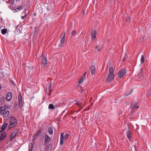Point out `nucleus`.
Wrapping results in <instances>:
<instances>
[{
  "label": "nucleus",
  "mask_w": 151,
  "mask_h": 151,
  "mask_svg": "<svg viewBox=\"0 0 151 151\" xmlns=\"http://www.w3.org/2000/svg\"><path fill=\"white\" fill-rule=\"evenodd\" d=\"M114 74H109L107 78V81L108 82H110L114 79Z\"/></svg>",
  "instance_id": "8"
},
{
  "label": "nucleus",
  "mask_w": 151,
  "mask_h": 151,
  "mask_svg": "<svg viewBox=\"0 0 151 151\" xmlns=\"http://www.w3.org/2000/svg\"><path fill=\"white\" fill-rule=\"evenodd\" d=\"M48 108L51 109H55L54 106L52 104H49Z\"/></svg>",
  "instance_id": "25"
},
{
  "label": "nucleus",
  "mask_w": 151,
  "mask_h": 151,
  "mask_svg": "<svg viewBox=\"0 0 151 151\" xmlns=\"http://www.w3.org/2000/svg\"><path fill=\"white\" fill-rule=\"evenodd\" d=\"M83 78L82 77L78 81V83H83Z\"/></svg>",
  "instance_id": "31"
},
{
  "label": "nucleus",
  "mask_w": 151,
  "mask_h": 151,
  "mask_svg": "<svg viewBox=\"0 0 151 151\" xmlns=\"http://www.w3.org/2000/svg\"><path fill=\"white\" fill-rule=\"evenodd\" d=\"M125 60V57H124V58L123 59V61H124Z\"/></svg>",
  "instance_id": "43"
},
{
  "label": "nucleus",
  "mask_w": 151,
  "mask_h": 151,
  "mask_svg": "<svg viewBox=\"0 0 151 151\" xmlns=\"http://www.w3.org/2000/svg\"><path fill=\"white\" fill-rule=\"evenodd\" d=\"M22 7V5H20L18 6L16 9H15V10H16L17 9L18 10H20Z\"/></svg>",
  "instance_id": "32"
},
{
  "label": "nucleus",
  "mask_w": 151,
  "mask_h": 151,
  "mask_svg": "<svg viewBox=\"0 0 151 151\" xmlns=\"http://www.w3.org/2000/svg\"><path fill=\"white\" fill-rule=\"evenodd\" d=\"M145 61V58L144 56L143 55H141V64L143 63Z\"/></svg>",
  "instance_id": "26"
},
{
  "label": "nucleus",
  "mask_w": 151,
  "mask_h": 151,
  "mask_svg": "<svg viewBox=\"0 0 151 151\" xmlns=\"http://www.w3.org/2000/svg\"><path fill=\"white\" fill-rule=\"evenodd\" d=\"M143 70L142 69H141L140 71L139 72L138 75L137 76H138L139 78H141L143 76Z\"/></svg>",
  "instance_id": "19"
},
{
  "label": "nucleus",
  "mask_w": 151,
  "mask_h": 151,
  "mask_svg": "<svg viewBox=\"0 0 151 151\" xmlns=\"http://www.w3.org/2000/svg\"><path fill=\"white\" fill-rule=\"evenodd\" d=\"M63 44H64V43H61L59 45V47H63Z\"/></svg>",
  "instance_id": "36"
},
{
  "label": "nucleus",
  "mask_w": 151,
  "mask_h": 151,
  "mask_svg": "<svg viewBox=\"0 0 151 151\" xmlns=\"http://www.w3.org/2000/svg\"><path fill=\"white\" fill-rule=\"evenodd\" d=\"M42 63L44 65H46L47 64V60L45 56L43 54L41 55V57Z\"/></svg>",
  "instance_id": "9"
},
{
  "label": "nucleus",
  "mask_w": 151,
  "mask_h": 151,
  "mask_svg": "<svg viewBox=\"0 0 151 151\" xmlns=\"http://www.w3.org/2000/svg\"><path fill=\"white\" fill-rule=\"evenodd\" d=\"M131 93L130 92H129L128 93H126L125 94V96H129V95H130L131 94Z\"/></svg>",
  "instance_id": "35"
},
{
  "label": "nucleus",
  "mask_w": 151,
  "mask_h": 151,
  "mask_svg": "<svg viewBox=\"0 0 151 151\" xmlns=\"http://www.w3.org/2000/svg\"><path fill=\"white\" fill-rule=\"evenodd\" d=\"M34 16H36V14H35V13H34Z\"/></svg>",
  "instance_id": "48"
},
{
  "label": "nucleus",
  "mask_w": 151,
  "mask_h": 151,
  "mask_svg": "<svg viewBox=\"0 0 151 151\" xmlns=\"http://www.w3.org/2000/svg\"><path fill=\"white\" fill-rule=\"evenodd\" d=\"M9 111H7L4 115V117L5 118H6L9 116Z\"/></svg>",
  "instance_id": "28"
},
{
  "label": "nucleus",
  "mask_w": 151,
  "mask_h": 151,
  "mask_svg": "<svg viewBox=\"0 0 151 151\" xmlns=\"http://www.w3.org/2000/svg\"><path fill=\"white\" fill-rule=\"evenodd\" d=\"M7 124L6 123L4 124V125L2 126V127L1 128V129L2 131H4L5 130L6 128L7 127Z\"/></svg>",
  "instance_id": "23"
},
{
  "label": "nucleus",
  "mask_w": 151,
  "mask_h": 151,
  "mask_svg": "<svg viewBox=\"0 0 151 151\" xmlns=\"http://www.w3.org/2000/svg\"><path fill=\"white\" fill-rule=\"evenodd\" d=\"M13 4H14V2H12V3H11V4L12 5H13Z\"/></svg>",
  "instance_id": "47"
},
{
  "label": "nucleus",
  "mask_w": 151,
  "mask_h": 151,
  "mask_svg": "<svg viewBox=\"0 0 151 151\" xmlns=\"http://www.w3.org/2000/svg\"><path fill=\"white\" fill-rule=\"evenodd\" d=\"M1 85H0V90L1 89Z\"/></svg>",
  "instance_id": "50"
},
{
  "label": "nucleus",
  "mask_w": 151,
  "mask_h": 151,
  "mask_svg": "<svg viewBox=\"0 0 151 151\" xmlns=\"http://www.w3.org/2000/svg\"><path fill=\"white\" fill-rule=\"evenodd\" d=\"M6 109L5 107L1 106L0 107V114H3L5 111Z\"/></svg>",
  "instance_id": "15"
},
{
  "label": "nucleus",
  "mask_w": 151,
  "mask_h": 151,
  "mask_svg": "<svg viewBox=\"0 0 151 151\" xmlns=\"http://www.w3.org/2000/svg\"><path fill=\"white\" fill-rule=\"evenodd\" d=\"M69 135L68 134H65L64 136V139L65 140H67L68 138Z\"/></svg>",
  "instance_id": "30"
},
{
  "label": "nucleus",
  "mask_w": 151,
  "mask_h": 151,
  "mask_svg": "<svg viewBox=\"0 0 151 151\" xmlns=\"http://www.w3.org/2000/svg\"><path fill=\"white\" fill-rule=\"evenodd\" d=\"M33 145L32 143H31L29 144V151H31L33 148Z\"/></svg>",
  "instance_id": "21"
},
{
  "label": "nucleus",
  "mask_w": 151,
  "mask_h": 151,
  "mask_svg": "<svg viewBox=\"0 0 151 151\" xmlns=\"http://www.w3.org/2000/svg\"><path fill=\"white\" fill-rule=\"evenodd\" d=\"M27 16V14H25V15L24 16H21V18H22V19H23L25 17H26Z\"/></svg>",
  "instance_id": "37"
},
{
  "label": "nucleus",
  "mask_w": 151,
  "mask_h": 151,
  "mask_svg": "<svg viewBox=\"0 0 151 151\" xmlns=\"http://www.w3.org/2000/svg\"><path fill=\"white\" fill-rule=\"evenodd\" d=\"M32 66L31 65H30L29 66H27L26 65H25V71H28L29 72L30 71V69H31Z\"/></svg>",
  "instance_id": "24"
},
{
  "label": "nucleus",
  "mask_w": 151,
  "mask_h": 151,
  "mask_svg": "<svg viewBox=\"0 0 151 151\" xmlns=\"http://www.w3.org/2000/svg\"><path fill=\"white\" fill-rule=\"evenodd\" d=\"M42 129H40L35 134H34L33 136V141L34 142L35 140H37L39 137V136L41 134Z\"/></svg>",
  "instance_id": "3"
},
{
  "label": "nucleus",
  "mask_w": 151,
  "mask_h": 151,
  "mask_svg": "<svg viewBox=\"0 0 151 151\" xmlns=\"http://www.w3.org/2000/svg\"><path fill=\"white\" fill-rule=\"evenodd\" d=\"M45 140L44 145H47L49 143V142H50L51 139L47 134L45 135Z\"/></svg>",
  "instance_id": "5"
},
{
  "label": "nucleus",
  "mask_w": 151,
  "mask_h": 151,
  "mask_svg": "<svg viewBox=\"0 0 151 151\" xmlns=\"http://www.w3.org/2000/svg\"><path fill=\"white\" fill-rule=\"evenodd\" d=\"M7 30L6 29L4 28L1 30V32L2 35H4L6 33Z\"/></svg>",
  "instance_id": "27"
},
{
  "label": "nucleus",
  "mask_w": 151,
  "mask_h": 151,
  "mask_svg": "<svg viewBox=\"0 0 151 151\" xmlns=\"http://www.w3.org/2000/svg\"><path fill=\"white\" fill-rule=\"evenodd\" d=\"M98 48V46L97 45H96L95 46V49H97Z\"/></svg>",
  "instance_id": "40"
},
{
  "label": "nucleus",
  "mask_w": 151,
  "mask_h": 151,
  "mask_svg": "<svg viewBox=\"0 0 151 151\" xmlns=\"http://www.w3.org/2000/svg\"><path fill=\"white\" fill-rule=\"evenodd\" d=\"M65 31L63 32V33L60 37V42L62 43H64L65 40Z\"/></svg>",
  "instance_id": "6"
},
{
  "label": "nucleus",
  "mask_w": 151,
  "mask_h": 151,
  "mask_svg": "<svg viewBox=\"0 0 151 151\" xmlns=\"http://www.w3.org/2000/svg\"><path fill=\"white\" fill-rule=\"evenodd\" d=\"M91 37L93 39L95 40L96 37V32L95 31H92L91 33Z\"/></svg>",
  "instance_id": "18"
},
{
  "label": "nucleus",
  "mask_w": 151,
  "mask_h": 151,
  "mask_svg": "<svg viewBox=\"0 0 151 151\" xmlns=\"http://www.w3.org/2000/svg\"><path fill=\"white\" fill-rule=\"evenodd\" d=\"M126 73V69L123 68L119 71L118 73V76L119 78H121Z\"/></svg>",
  "instance_id": "1"
},
{
  "label": "nucleus",
  "mask_w": 151,
  "mask_h": 151,
  "mask_svg": "<svg viewBox=\"0 0 151 151\" xmlns=\"http://www.w3.org/2000/svg\"><path fill=\"white\" fill-rule=\"evenodd\" d=\"M86 72H85V73H84V75H83V76H86Z\"/></svg>",
  "instance_id": "44"
},
{
  "label": "nucleus",
  "mask_w": 151,
  "mask_h": 151,
  "mask_svg": "<svg viewBox=\"0 0 151 151\" xmlns=\"http://www.w3.org/2000/svg\"><path fill=\"white\" fill-rule=\"evenodd\" d=\"M2 131H0V135L1 134V133L2 132Z\"/></svg>",
  "instance_id": "49"
},
{
  "label": "nucleus",
  "mask_w": 151,
  "mask_h": 151,
  "mask_svg": "<svg viewBox=\"0 0 151 151\" xmlns=\"http://www.w3.org/2000/svg\"><path fill=\"white\" fill-rule=\"evenodd\" d=\"M12 96L11 92H9L7 94L6 96V100L7 101H9L12 99Z\"/></svg>",
  "instance_id": "14"
},
{
  "label": "nucleus",
  "mask_w": 151,
  "mask_h": 151,
  "mask_svg": "<svg viewBox=\"0 0 151 151\" xmlns=\"http://www.w3.org/2000/svg\"><path fill=\"white\" fill-rule=\"evenodd\" d=\"M75 102H76V104L78 106H80L81 105V103H80L77 100L75 101Z\"/></svg>",
  "instance_id": "29"
},
{
  "label": "nucleus",
  "mask_w": 151,
  "mask_h": 151,
  "mask_svg": "<svg viewBox=\"0 0 151 151\" xmlns=\"http://www.w3.org/2000/svg\"><path fill=\"white\" fill-rule=\"evenodd\" d=\"M129 131L127 132V135L128 139L129 141H131L132 139V134L130 130V128L129 127Z\"/></svg>",
  "instance_id": "10"
},
{
  "label": "nucleus",
  "mask_w": 151,
  "mask_h": 151,
  "mask_svg": "<svg viewBox=\"0 0 151 151\" xmlns=\"http://www.w3.org/2000/svg\"><path fill=\"white\" fill-rule=\"evenodd\" d=\"M96 70V68L95 66L92 65L91 68V71L92 75H93L95 73Z\"/></svg>",
  "instance_id": "17"
},
{
  "label": "nucleus",
  "mask_w": 151,
  "mask_h": 151,
  "mask_svg": "<svg viewBox=\"0 0 151 151\" xmlns=\"http://www.w3.org/2000/svg\"><path fill=\"white\" fill-rule=\"evenodd\" d=\"M97 50L99 51H101V49L100 48H98Z\"/></svg>",
  "instance_id": "41"
},
{
  "label": "nucleus",
  "mask_w": 151,
  "mask_h": 151,
  "mask_svg": "<svg viewBox=\"0 0 151 151\" xmlns=\"http://www.w3.org/2000/svg\"><path fill=\"white\" fill-rule=\"evenodd\" d=\"M64 139V133H62L60 134V144L61 145H62L63 144V141Z\"/></svg>",
  "instance_id": "11"
},
{
  "label": "nucleus",
  "mask_w": 151,
  "mask_h": 151,
  "mask_svg": "<svg viewBox=\"0 0 151 151\" xmlns=\"http://www.w3.org/2000/svg\"><path fill=\"white\" fill-rule=\"evenodd\" d=\"M18 101L19 107L21 108L22 104V96L20 95H19L18 96Z\"/></svg>",
  "instance_id": "12"
},
{
  "label": "nucleus",
  "mask_w": 151,
  "mask_h": 151,
  "mask_svg": "<svg viewBox=\"0 0 151 151\" xmlns=\"http://www.w3.org/2000/svg\"><path fill=\"white\" fill-rule=\"evenodd\" d=\"M48 132L50 134H52L53 133V130L51 127H49L48 129Z\"/></svg>",
  "instance_id": "22"
},
{
  "label": "nucleus",
  "mask_w": 151,
  "mask_h": 151,
  "mask_svg": "<svg viewBox=\"0 0 151 151\" xmlns=\"http://www.w3.org/2000/svg\"><path fill=\"white\" fill-rule=\"evenodd\" d=\"M80 88L81 89V91H80V92H82L83 91V88L81 87H80Z\"/></svg>",
  "instance_id": "39"
},
{
  "label": "nucleus",
  "mask_w": 151,
  "mask_h": 151,
  "mask_svg": "<svg viewBox=\"0 0 151 151\" xmlns=\"http://www.w3.org/2000/svg\"><path fill=\"white\" fill-rule=\"evenodd\" d=\"M18 130H14L12 132L10 138V141H12L16 136L17 134L18 133Z\"/></svg>",
  "instance_id": "7"
},
{
  "label": "nucleus",
  "mask_w": 151,
  "mask_h": 151,
  "mask_svg": "<svg viewBox=\"0 0 151 151\" xmlns=\"http://www.w3.org/2000/svg\"><path fill=\"white\" fill-rule=\"evenodd\" d=\"M52 84L51 83H50L49 86V89L50 90H51V88H52Z\"/></svg>",
  "instance_id": "34"
},
{
  "label": "nucleus",
  "mask_w": 151,
  "mask_h": 151,
  "mask_svg": "<svg viewBox=\"0 0 151 151\" xmlns=\"http://www.w3.org/2000/svg\"><path fill=\"white\" fill-rule=\"evenodd\" d=\"M114 70L113 68H112L111 67H110L109 68V74H114Z\"/></svg>",
  "instance_id": "20"
},
{
  "label": "nucleus",
  "mask_w": 151,
  "mask_h": 151,
  "mask_svg": "<svg viewBox=\"0 0 151 151\" xmlns=\"http://www.w3.org/2000/svg\"><path fill=\"white\" fill-rule=\"evenodd\" d=\"M13 127H14L13 126V127H12L11 126H10V125H9V126L8 127V128L9 129H11V128H13Z\"/></svg>",
  "instance_id": "38"
},
{
  "label": "nucleus",
  "mask_w": 151,
  "mask_h": 151,
  "mask_svg": "<svg viewBox=\"0 0 151 151\" xmlns=\"http://www.w3.org/2000/svg\"><path fill=\"white\" fill-rule=\"evenodd\" d=\"M9 121L10 125H14L13 127L15 126L18 123L17 119L14 117H11Z\"/></svg>",
  "instance_id": "2"
},
{
  "label": "nucleus",
  "mask_w": 151,
  "mask_h": 151,
  "mask_svg": "<svg viewBox=\"0 0 151 151\" xmlns=\"http://www.w3.org/2000/svg\"><path fill=\"white\" fill-rule=\"evenodd\" d=\"M124 57H125V59H126V58L127 57L126 55H125Z\"/></svg>",
  "instance_id": "45"
},
{
  "label": "nucleus",
  "mask_w": 151,
  "mask_h": 151,
  "mask_svg": "<svg viewBox=\"0 0 151 151\" xmlns=\"http://www.w3.org/2000/svg\"><path fill=\"white\" fill-rule=\"evenodd\" d=\"M76 32V30H73L72 32L70 34L72 36L74 35Z\"/></svg>",
  "instance_id": "33"
},
{
  "label": "nucleus",
  "mask_w": 151,
  "mask_h": 151,
  "mask_svg": "<svg viewBox=\"0 0 151 151\" xmlns=\"http://www.w3.org/2000/svg\"><path fill=\"white\" fill-rule=\"evenodd\" d=\"M137 103L136 101L133 102L131 104L130 108L132 110H134L136 109H138L139 106L137 105Z\"/></svg>",
  "instance_id": "4"
},
{
  "label": "nucleus",
  "mask_w": 151,
  "mask_h": 151,
  "mask_svg": "<svg viewBox=\"0 0 151 151\" xmlns=\"http://www.w3.org/2000/svg\"><path fill=\"white\" fill-rule=\"evenodd\" d=\"M1 100H4V97H2L1 98Z\"/></svg>",
  "instance_id": "42"
},
{
  "label": "nucleus",
  "mask_w": 151,
  "mask_h": 151,
  "mask_svg": "<svg viewBox=\"0 0 151 151\" xmlns=\"http://www.w3.org/2000/svg\"><path fill=\"white\" fill-rule=\"evenodd\" d=\"M52 148V145L51 144H49L45 148V150L46 151H50Z\"/></svg>",
  "instance_id": "16"
},
{
  "label": "nucleus",
  "mask_w": 151,
  "mask_h": 151,
  "mask_svg": "<svg viewBox=\"0 0 151 151\" xmlns=\"http://www.w3.org/2000/svg\"><path fill=\"white\" fill-rule=\"evenodd\" d=\"M6 134L5 132H4L1 134V136L0 137V140H3L6 138Z\"/></svg>",
  "instance_id": "13"
},
{
  "label": "nucleus",
  "mask_w": 151,
  "mask_h": 151,
  "mask_svg": "<svg viewBox=\"0 0 151 151\" xmlns=\"http://www.w3.org/2000/svg\"><path fill=\"white\" fill-rule=\"evenodd\" d=\"M82 108H81V109H79V111H80L82 109Z\"/></svg>",
  "instance_id": "46"
},
{
  "label": "nucleus",
  "mask_w": 151,
  "mask_h": 151,
  "mask_svg": "<svg viewBox=\"0 0 151 151\" xmlns=\"http://www.w3.org/2000/svg\"><path fill=\"white\" fill-rule=\"evenodd\" d=\"M6 3H8V1H6Z\"/></svg>",
  "instance_id": "51"
}]
</instances>
